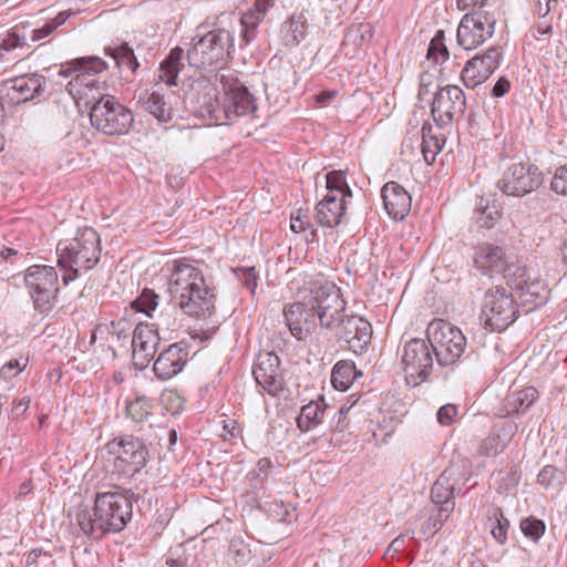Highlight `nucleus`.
Returning <instances> with one entry per match:
<instances>
[{
  "label": "nucleus",
  "instance_id": "423d86ee",
  "mask_svg": "<svg viewBox=\"0 0 567 567\" xmlns=\"http://www.w3.org/2000/svg\"><path fill=\"white\" fill-rule=\"evenodd\" d=\"M235 38L224 28L209 31L197 29L187 50V60L190 66L199 70L215 71L223 69L233 59Z\"/></svg>",
  "mask_w": 567,
  "mask_h": 567
},
{
  "label": "nucleus",
  "instance_id": "ea45409f",
  "mask_svg": "<svg viewBox=\"0 0 567 567\" xmlns=\"http://www.w3.org/2000/svg\"><path fill=\"white\" fill-rule=\"evenodd\" d=\"M154 409V400L146 395H136L134 400L126 402V416L133 422L147 421Z\"/></svg>",
  "mask_w": 567,
  "mask_h": 567
},
{
  "label": "nucleus",
  "instance_id": "4be33fe9",
  "mask_svg": "<svg viewBox=\"0 0 567 567\" xmlns=\"http://www.w3.org/2000/svg\"><path fill=\"white\" fill-rule=\"evenodd\" d=\"M252 374L256 382L270 395H277L284 389V375L280 357H257Z\"/></svg>",
  "mask_w": 567,
  "mask_h": 567
},
{
  "label": "nucleus",
  "instance_id": "f8f14e48",
  "mask_svg": "<svg viewBox=\"0 0 567 567\" xmlns=\"http://www.w3.org/2000/svg\"><path fill=\"white\" fill-rule=\"evenodd\" d=\"M543 183L538 167L528 162L512 163L497 182V188L507 196L522 197L537 189Z\"/></svg>",
  "mask_w": 567,
  "mask_h": 567
},
{
  "label": "nucleus",
  "instance_id": "4c0bfd02",
  "mask_svg": "<svg viewBox=\"0 0 567 567\" xmlns=\"http://www.w3.org/2000/svg\"><path fill=\"white\" fill-rule=\"evenodd\" d=\"M539 393L535 386H526L511 392L506 398V406L509 413H524L538 399Z\"/></svg>",
  "mask_w": 567,
  "mask_h": 567
},
{
  "label": "nucleus",
  "instance_id": "ddd939ff",
  "mask_svg": "<svg viewBox=\"0 0 567 567\" xmlns=\"http://www.w3.org/2000/svg\"><path fill=\"white\" fill-rule=\"evenodd\" d=\"M506 282L517 293L526 312L538 309L549 299V290L544 280L532 278L525 267H515L513 274L506 275Z\"/></svg>",
  "mask_w": 567,
  "mask_h": 567
},
{
  "label": "nucleus",
  "instance_id": "0eeeda50",
  "mask_svg": "<svg viewBox=\"0 0 567 567\" xmlns=\"http://www.w3.org/2000/svg\"><path fill=\"white\" fill-rule=\"evenodd\" d=\"M90 122L102 134L122 136L131 131L134 115L115 96L104 94L91 106Z\"/></svg>",
  "mask_w": 567,
  "mask_h": 567
},
{
  "label": "nucleus",
  "instance_id": "2f4dec72",
  "mask_svg": "<svg viewBox=\"0 0 567 567\" xmlns=\"http://www.w3.org/2000/svg\"><path fill=\"white\" fill-rule=\"evenodd\" d=\"M73 63L75 69L79 70L74 81L87 87L94 86L96 83L94 79H91L92 75L99 74L109 68L107 63L99 56L78 58L73 60Z\"/></svg>",
  "mask_w": 567,
  "mask_h": 567
},
{
  "label": "nucleus",
  "instance_id": "b1692460",
  "mask_svg": "<svg viewBox=\"0 0 567 567\" xmlns=\"http://www.w3.org/2000/svg\"><path fill=\"white\" fill-rule=\"evenodd\" d=\"M381 197L390 218L402 220L409 214L412 197L399 183L393 181L385 183L381 189Z\"/></svg>",
  "mask_w": 567,
  "mask_h": 567
},
{
  "label": "nucleus",
  "instance_id": "dca6fc26",
  "mask_svg": "<svg viewBox=\"0 0 567 567\" xmlns=\"http://www.w3.org/2000/svg\"><path fill=\"white\" fill-rule=\"evenodd\" d=\"M433 354H463L466 338L457 328L442 319H434L426 329Z\"/></svg>",
  "mask_w": 567,
  "mask_h": 567
},
{
  "label": "nucleus",
  "instance_id": "a878e982",
  "mask_svg": "<svg viewBox=\"0 0 567 567\" xmlns=\"http://www.w3.org/2000/svg\"><path fill=\"white\" fill-rule=\"evenodd\" d=\"M347 209V199L331 195L324 197L316 205V219L322 227L338 226Z\"/></svg>",
  "mask_w": 567,
  "mask_h": 567
},
{
  "label": "nucleus",
  "instance_id": "cd10ccee",
  "mask_svg": "<svg viewBox=\"0 0 567 567\" xmlns=\"http://www.w3.org/2000/svg\"><path fill=\"white\" fill-rule=\"evenodd\" d=\"M373 35L369 23H357L349 27L344 33L342 45L346 53L355 56L367 45Z\"/></svg>",
  "mask_w": 567,
  "mask_h": 567
},
{
  "label": "nucleus",
  "instance_id": "3c124183",
  "mask_svg": "<svg viewBox=\"0 0 567 567\" xmlns=\"http://www.w3.org/2000/svg\"><path fill=\"white\" fill-rule=\"evenodd\" d=\"M290 229L297 234L311 229V239L317 236V229L311 225L308 213L302 209H298L295 214H291Z\"/></svg>",
  "mask_w": 567,
  "mask_h": 567
},
{
  "label": "nucleus",
  "instance_id": "09e8293b",
  "mask_svg": "<svg viewBox=\"0 0 567 567\" xmlns=\"http://www.w3.org/2000/svg\"><path fill=\"white\" fill-rule=\"evenodd\" d=\"M519 527L522 533L535 543L540 539L546 529L545 523L533 516L522 519Z\"/></svg>",
  "mask_w": 567,
  "mask_h": 567
},
{
  "label": "nucleus",
  "instance_id": "a19ab883",
  "mask_svg": "<svg viewBox=\"0 0 567 567\" xmlns=\"http://www.w3.org/2000/svg\"><path fill=\"white\" fill-rule=\"evenodd\" d=\"M186 361L182 357H156L153 363V371L159 380H169L178 374Z\"/></svg>",
  "mask_w": 567,
  "mask_h": 567
},
{
  "label": "nucleus",
  "instance_id": "a18cd8bd",
  "mask_svg": "<svg viewBox=\"0 0 567 567\" xmlns=\"http://www.w3.org/2000/svg\"><path fill=\"white\" fill-rule=\"evenodd\" d=\"M228 558L237 567H244L251 559V549L241 537H234L228 547Z\"/></svg>",
  "mask_w": 567,
  "mask_h": 567
},
{
  "label": "nucleus",
  "instance_id": "0e129e2a",
  "mask_svg": "<svg viewBox=\"0 0 567 567\" xmlns=\"http://www.w3.org/2000/svg\"><path fill=\"white\" fill-rule=\"evenodd\" d=\"M557 0H537L536 11L538 17L545 18L551 11V3H556Z\"/></svg>",
  "mask_w": 567,
  "mask_h": 567
},
{
  "label": "nucleus",
  "instance_id": "c756f323",
  "mask_svg": "<svg viewBox=\"0 0 567 567\" xmlns=\"http://www.w3.org/2000/svg\"><path fill=\"white\" fill-rule=\"evenodd\" d=\"M405 381L409 385L417 386L431 373L433 357H402Z\"/></svg>",
  "mask_w": 567,
  "mask_h": 567
},
{
  "label": "nucleus",
  "instance_id": "58836bf2",
  "mask_svg": "<svg viewBox=\"0 0 567 567\" xmlns=\"http://www.w3.org/2000/svg\"><path fill=\"white\" fill-rule=\"evenodd\" d=\"M71 17V12L61 11L54 18L44 21L41 25L31 27L28 23L29 39L31 42H39L50 37L58 28L63 25Z\"/></svg>",
  "mask_w": 567,
  "mask_h": 567
},
{
  "label": "nucleus",
  "instance_id": "c9c22d12",
  "mask_svg": "<svg viewBox=\"0 0 567 567\" xmlns=\"http://www.w3.org/2000/svg\"><path fill=\"white\" fill-rule=\"evenodd\" d=\"M362 373L350 360H341L332 369L331 383L334 389L346 391Z\"/></svg>",
  "mask_w": 567,
  "mask_h": 567
},
{
  "label": "nucleus",
  "instance_id": "bb28decb",
  "mask_svg": "<svg viewBox=\"0 0 567 567\" xmlns=\"http://www.w3.org/2000/svg\"><path fill=\"white\" fill-rule=\"evenodd\" d=\"M329 410L330 406L326 403L323 396L305 404L296 419L298 429L301 432H309L317 429L322 423Z\"/></svg>",
  "mask_w": 567,
  "mask_h": 567
},
{
  "label": "nucleus",
  "instance_id": "338daca9",
  "mask_svg": "<svg viewBox=\"0 0 567 567\" xmlns=\"http://www.w3.org/2000/svg\"><path fill=\"white\" fill-rule=\"evenodd\" d=\"M42 555H45L48 556L47 553H44L42 549H32L31 551H29L25 556V565L28 567L32 566V565H35L38 563V559L40 558V556Z\"/></svg>",
  "mask_w": 567,
  "mask_h": 567
},
{
  "label": "nucleus",
  "instance_id": "5fc2aeb1",
  "mask_svg": "<svg viewBox=\"0 0 567 567\" xmlns=\"http://www.w3.org/2000/svg\"><path fill=\"white\" fill-rule=\"evenodd\" d=\"M427 338H413L404 346V354H431Z\"/></svg>",
  "mask_w": 567,
  "mask_h": 567
},
{
  "label": "nucleus",
  "instance_id": "f257e3e1",
  "mask_svg": "<svg viewBox=\"0 0 567 567\" xmlns=\"http://www.w3.org/2000/svg\"><path fill=\"white\" fill-rule=\"evenodd\" d=\"M168 267V292L174 307L189 317H210L215 311L216 296L203 271L183 259L172 261Z\"/></svg>",
  "mask_w": 567,
  "mask_h": 567
},
{
  "label": "nucleus",
  "instance_id": "8fccbe9b",
  "mask_svg": "<svg viewBox=\"0 0 567 567\" xmlns=\"http://www.w3.org/2000/svg\"><path fill=\"white\" fill-rule=\"evenodd\" d=\"M493 517L496 520V524L492 527V535L495 540L503 545L507 540V530L509 527V522L504 517L503 511L501 508H496Z\"/></svg>",
  "mask_w": 567,
  "mask_h": 567
},
{
  "label": "nucleus",
  "instance_id": "f03ea898",
  "mask_svg": "<svg viewBox=\"0 0 567 567\" xmlns=\"http://www.w3.org/2000/svg\"><path fill=\"white\" fill-rule=\"evenodd\" d=\"M132 502L120 492L96 493L94 506H80L75 522L82 533L91 539H101L110 533H118L132 518Z\"/></svg>",
  "mask_w": 567,
  "mask_h": 567
},
{
  "label": "nucleus",
  "instance_id": "bf43d9fd",
  "mask_svg": "<svg viewBox=\"0 0 567 567\" xmlns=\"http://www.w3.org/2000/svg\"><path fill=\"white\" fill-rule=\"evenodd\" d=\"M509 87V81L506 78L501 76L492 89V95L494 97H502L508 92Z\"/></svg>",
  "mask_w": 567,
  "mask_h": 567
},
{
  "label": "nucleus",
  "instance_id": "9b49d317",
  "mask_svg": "<svg viewBox=\"0 0 567 567\" xmlns=\"http://www.w3.org/2000/svg\"><path fill=\"white\" fill-rule=\"evenodd\" d=\"M496 18L493 12L477 9L465 13L457 27V43L465 50L476 49L495 32Z\"/></svg>",
  "mask_w": 567,
  "mask_h": 567
},
{
  "label": "nucleus",
  "instance_id": "39448f33",
  "mask_svg": "<svg viewBox=\"0 0 567 567\" xmlns=\"http://www.w3.org/2000/svg\"><path fill=\"white\" fill-rule=\"evenodd\" d=\"M101 238L92 227L79 228L74 236L60 240L56 245L58 265L64 272V285L75 280L80 271L93 269L100 261Z\"/></svg>",
  "mask_w": 567,
  "mask_h": 567
},
{
  "label": "nucleus",
  "instance_id": "aec40b11",
  "mask_svg": "<svg viewBox=\"0 0 567 567\" xmlns=\"http://www.w3.org/2000/svg\"><path fill=\"white\" fill-rule=\"evenodd\" d=\"M474 265L483 275L493 277L503 274L505 279L516 267L511 265L502 247L488 243L475 248Z\"/></svg>",
  "mask_w": 567,
  "mask_h": 567
},
{
  "label": "nucleus",
  "instance_id": "680f3d73",
  "mask_svg": "<svg viewBox=\"0 0 567 567\" xmlns=\"http://www.w3.org/2000/svg\"><path fill=\"white\" fill-rule=\"evenodd\" d=\"M481 452L485 455H496L498 453V449L495 444L494 437H486L481 444Z\"/></svg>",
  "mask_w": 567,
  "mask_h": 567
},
{
  "label": "nucleus",
  "instance_id": "774afa93",
  "mask_svg": "<svg viewBox=\"0 0 567 567\" xmlns=\"http://www.w3.org/2000/svg\"><path fill=\"white\" fill-rule=\"evenodd\" d=\"M74 73L76 75L79 73V70L75 69V65H74L73 61L68 62L65 64H62L60 70H59V72H58V74L63 76V78L71 76Z\"/></svg>",
  "mask_w": 567,
  "mask_h": 567
},
{
  "label": "nucleus",
  "instance_id": "1a4fd4ad",
  "mask_svg": "<svg viewBox=\"0 0 567 567\" xmlns=\"http://www.w3.org/2000/svg\"><path fill=\"white\" fill-rule=\"evenodd\" d=\"M105 447L109 454L114 455V471L124 477H133L147 463L148 451L144 442L132 435L114 439Z\"/></svg>",
  "mask_w": 567,
  "mask_h": 567
},
{
  "label": "nucleus",
  "instance_id": "49530a36",
  "mask_svg": "<svg viewBox=\"0 0 567 567\" xmlns=\"http://www.w3.org/2000/svg\"><path fill=\"white\" fill-rule=\"evenodd\" d=\"M563 481L564 472L553 465L544 466L537 475V482L546 489L553 486H561Z\"/></svg>",
  "mask_w": 567,
  "mask_h": 567
},
{
  "label": "nucleus",
  "instance_id": "603ef678",
  "mask_svg": "<svg viewBox=\"0 0 567 567\" xmlns=\"http://www.w3.org/2000/svg\"><path fill=\"white\" fill-rule=\"evenodd\" d=\"M237 279L254 295L257 288L258 274L255 267H238L234 269Z\"/></svg>",
  "mask_w": 567,
  "mask_h": 567
},
{
  "label": "nucleus",
  "instance_id": "de8ad7c7",
  "mask_svg": "<svg viewBox=\"0 0 567 567\" xmlns=\"http://www.w3.org/2000/svg\"><path fill=\"white\" fill-rule=\"evenodd\" d=\"M443 40L444 32L439 30L429 44L427 58L432 59L435 63H443L449 59V50Z\"/></svg>",
  "mask_w": 567,
  "mask_h": 567
},
{
  "label": "nucleus",
  "instance_id": "7c9ffc66",
  "mask_svg": "<svg viewBox=\"0 0 567 567\" xmlns=\"http://www.w3.org/2000/svg\"><path fill=\"white\" fill-rule=\"evenodd\" d=\"M213 334L214 330L192 331L187 337L163 349L159 354H166L172 351H176L177 354H188L189 352L197 354L203 350V344L212 339Z\"/></svg>",
  "mask_w": 567,
  "mask_h": 567
},
{
  "label": "nucleus",
  "instance_id": "6ab92c4d",
  "mask_svg": "<svg viewBox=\"0 0 567 567\" xmlns=\"http://www.w3.org/2000/svg\"><path fill=\"white\" fill-rule=\"evenodd\" d=\"M284 317L291 334L298 340L306 339L316 329L319 320L305 296L286 307Z\"/></svg>",
  "mask_w": 567,
  "mask_h": 567
},
{
  "label": "nucleus",
  "instance_id": "6e6d98bb",
  "mask_svg": "<svg viewBox=\"0 0 567 567\" xmlns=\"http://www.w3.org/2000/svg\"><path fill=\"white\" fill-rule=\"evenodd\" d=\"M550 187L557 194L567 195V166L556 169Z\"/></svg>",
  "mask_w": 567,
  "mask_h": 567
},
{
  "label": "nucleus",
  "instance_id": "69168bd1",
  "mask_svg": "<svg viewBox=\"0 0 567 567\" xmlns=\"http://www.w3.org/2000/svg\"><path fill=\"white\" fill-rule=\"evenodd\" d=\"M440 508L437 509V513L433 515L437 520H440L442 524L447 520L451 513L454 511L455 504H446V505H439Z\"/></svg>",
  "mask_w": 567,
  "mask_h": 567
},
{
  "label": "nucleus",
  "instance_id": "4468645a",
  "mask_svg": "<svg viewBox=\"0 0 567 567\" xmlns=\"http://www.w3.org/2000/svg\"><path fill=\"white\" fill-rule=\"evenodd\" d=\"M517 312L516 302L505 288L496 287L486 292L482 313L485 323L493 330H505L515 321Z\"/></svg>",
  "mask_w": 567,
  "mask_h": 567
},
{
  "label": "nucleus",
  "instance_id": "c85d7f7f",
  "mask_svg": "<svg viewBox=\"0 0 567 567\" xmlns=\"http://www.w3.org/2000/svg\"><path fill=\"white\" fill-rule=\"evenodd\" d=\"M308 29V19L303 12L293 13L280 28L281 39L286 47H296L305 40Z\"/></svg>",
  "mask_w": 567,
  "mask_h": 567
},
{
  "label": "nucleus",
  "instance_id": "79ce46f5",
  "mask_svg": "<svg viewBox=\"0 0 567 567\" xmlns=\"http://www.w3.org/2000/svg\"><path fill=\"white\" fill-rule=\"evenodd\" d=\"M327 194L342 199L352 197V190L347 184L346 174L342 171H332L326 175Z\"/></svg>",
  "mask_w": 567,
  "mask_h": 567
},
{
  "label": "nucleus",
  "instance_id": "4d7b16f0",
  "mask_svg": "<svg viewBox=\"0 0 567 567\" xmlns=\"http://www.w3.org/2000/svg\"><path fill=\"white\" fill-rule=\"evenodd\" d=\"M350 409H351V406H348L346 404H342L339 408V410L336 413V415L333 416L331 425H330L332 431L339 432V433H342L346 431V429L349 425L348 413H349Z\"/></svg>",
  "mask_w": 567,
  "mask_h": 567
},
{
  "label": "nucleus",
  "instance_id": "37998d69",
  "mask_svg": "<svg viewBox=\"0 0 567 567\" xmlns=\"http://www.w3.org/2000/svg\"><path fill=\"white\" fill-rule=\"evenodd\" d=\"M476 223L481 228L491 229L493 228L498 218L501 217V213L495 205H489L488 199L481 198L475 208Z\"/></svg>",
  "mask_w": 567,
  "mask_h": 567
},
{
  "label": "nucleus",
  "instance_id": "052dcab7",
  "mask_svg": "<svg viewBox=\"0 0 567 567\" xmlns=\"http://www.w3.org/2000/svg\"><path fill=\"white\" fill-rule=\"evenodd\" d=\"M487 0H456V7L458 10L465 11L471 8L483 9Z\"/></svg>",
  "mask_w": 567,
  "mask_h": 567
},
{
  "label": "nucleus",
  "instance_id": "473e14b6",
  "mask_svg": "<svg viewBox=\"0 0 567 567\" xmlns=\"http://www.w3.org/2000/svg\"><path fill=\"white\" fill-rule=\"evenodd\" d=\"M104 53L114 61L120 71H128L133 75L140 68L134 50L126 42L114 47H105Z\"/></svg>",
  "mask_w": 567,
  "mask_h": 567
},
{
  "label": "nucleus",
  "instance_id": "13d9d810",
  "mask_svg": "<svg viewBox=\"0 0 567 567\" xmlns=\"http://www.w3.org/2000/svg\"><path fill=\"white\" fill-rule=\"evenodd\" d=\"M457 413V410H456V406L453 405V404H445L443 406H441L437 411V421L442 424V425H449L452 420L454 419V416L456 415Z\"/></svg>",
  "mask_w": 567,
  "mask_h": 567
},
{
  "label": "nucleus",
  "instance_id": "20e7f679",
  "mask_svg": "<svg viewBox=\"0 0 567 567\" xmlns=\"http://www.w3.org/2000/svg\"><path fill=\"white\" fill-rule=\"evenodd\" d=\"M183 55L184 50L182 48L175 47L172 49L159 65L157 81L154 86L144 90L138 95V104L161 123H168L176 115L175 106L179 97L173 91L165 92L162 84L164 83L169 87L177 85L178 74L184 66L182 63Z\"/></svg>",
  "mask_w": 567,
  "mask_h": 567
},
{
  "label": "nucleus",
  "instance_id": "393cba45",
  "mask_svg": "<svg viewBox=\"0 0 567 567\" xmlns=\"http://www.w3.org/2000/svg\"><path fill=\"white\" fill-rule=\"evenodd\" d=\"M461 477V468L452 465L445 468L434 482L431 489V498L435 505L454 503V493Z\"/></svg>",
  "mask_w": 567,
  "mask_h": 567
},
{
  "label": "nucleus",
  "instance_id": "e2e57ef3",
  "mask_svg": "<svg viewBox=\"0 0 567 567\" xmlns=\"http://www.w3.org/2000/svg\"><path fill=\"white\" fill-rule=\"evenodd\" d=\"M249 478V485L251 488H254V493L256 496H258V491L264 488V483L266 481L265 476H261L260 473L251 472Z\"/></svg>",
  "mask_w": 567,
  "mask_h": 567
},
{
  "label": "nucleus",
  "instance_id": "5701e85b",
  "mask_svg": "<svg viewBox=\"0 0 567 567\" xmlns=\"http://www.w3.org/2000/svg\"><path fill=\"white\" fill-rule=\"evenodd\" d=\"M275 4L276 0H255L252 6L241 13L240 48L249 45L257 38L259 24Z\"/></svg>",
  "mask_w": 567,
  "mask_h": 567
},
{
  "label": "nucleus",
  "instance_id": "f704fd0d",
  "mask_svg": "<svg viewBox=\"0 0 567 567\" xmlns=\"http://www.w3.org/2000/svg\"><path fill=\"white\" fill-rule=\"evenodd\" d=\"M29 41L28 23L21 22L0 37V50L4 54L13 50L29 49Z\"/></svg>",
  "mask_w": 567,
  "mask_h": 567
},
{
  "label": "nucleus",
  "instance_id": "9d476101",
  "mask_svg": "<svg viewBox=\"0 0 567 567\" xmlns=\"http://www.w3.org/2000/svg\"><path fill=\"white\" fill-rule=\"evenodd\" d=\"M24 284L40 312L52 309L59 291V276L52 266L32 265L25 270Z\"/></svg>",
  "mask_w": 567,
  "mask_h": 567
},
{
  "label": "nucleus",
  "instance_id": "72a5a7b5",
  "mask_svg": "<svg viewBox=\"0 0 567 567\" xmlns=\"http://www.w3.org/2000/svg\"><path fill=\"white\" fill-rule=\"evenodd\" d=\"M439 126L434 128L431 124L425 123L422 126V154L427 164L434 163L437 154L442 151L445 138L440 133Z\"/></svg>",
  "mask_w": 567,
  "mask_h": 567
},
{
  "label": "nucleus",
  "instance_id": "a211bd4d",
  "mask_svg": "<svg viewBox=\"0 0 567 567\" xmlns=\"http://www.w3.org/2000/svg\"><path fill=\"white\" fill-rule=\"evenodd\" d=\"M339 324L343 330L339 339L341 350H349L353 354L365 352L372 336L371 323L362 317L352 316L347 320L343 318Z\"/></svg>",
  "mask_w": 567,
  "mask_h": 567
},
{
  "label": "nucleus",
  "instance_id": "7ed1b4c3",
  "mask_svg": "<svg viewBox=\"0 0 567 567\" xmlns=\"http://www.w3.org/2000/svg\"><path fill=\"white\" fill-rule=\"evenodd\" d=\"M216 81L223 90V100L214 95H205L200 105L202 112L217 124L234 122L238 117L246 116L256 111L257 105L254 95L231 72L215 74Z\"/></svg>",
  "mask_w": 567,
  "mask_h": 567
},
{
  "label": "nucleus",
  "instance_id": "864d4df0",
  "mask_svg": "<svg viewBox=\"0 0 567 567\" xmlns=\"http://www.w3.org/2000/svg\"><path fill=\"white\" fill-rule=\"evenodd\" d=\"M28 359L29 357H20V360L16 359L3 363L0 370V375L4 379L16 377L27 367Z\"/></svg>",
  "mask_w": 567,
  "mask_h": 567
},
{
  "label": "nucleus",
  "instance_id": "2eb2a0df",
  "mask_svg": "<svg viewBox=\"0 0 567 567\" xmlns=\"http://www.w3.org/2000/svg\"><path fill=\"white\" fill-rule=\"evenodd\" d=\"M466 110V99L463 90L457 85L441 87L433 97L431 113L439 128L452 124L462 117Z\"/></svg>",
  "mask_w": 567,
  "mask_h": 567
},
{
  "label": "nucleus",
  "instance_id": "f3484780",
  "mask_svg": "<svg viewBox=\"0 0 567 567\" xmlns=\"http://www.w3.org/2000/svg\"><path fill=\"white\" fill-rule=\"evenodd\" d=\"M502 52L498 47H489L483 54L468 60L461 72V79L468 89H475L498 68Z\"/></svg>",
  "mask_w": 567,
  "mask_h": 567
},
{
  "label": "nucleus",
  "instance_id": "412c9836",
  "mask_svg": "<svg viewBox=\"0 0 567 567\" xmlns=\"http://www.w3.org/2000/svg\"><path fill=\"white\" fill-rule=\"evenodd\" d=\"M47 85V80L38 73L24 74L7 81V96L12 104H21L40 96Z\"/></svg>",
  "mask_w": 567,
  "mask_h": 567
},
{
  "label": "nucleus",
  "instance_id": "6e6552de",
  "mask_svg": "<svg viewBox=\"0 0 567 567\" xmlns=\"http://www.w3.org/2000/svg\"><path fill=\"white\" fill-rule=\"evenodd\" d=\"M303 296L317 313L321 327L331 329L344 318L346 301L334 284L311 282Z\"/></svg>",
  "mask_w": 567,
  "mask_h": 567
},
{
  "label": "nucleus",
  "instance_id": "e433bc0d",
  "mask_svg": "<svg viewBox=\"0 0 567 567\" xmlns=\"http://www.w3.org/2000/svg\"><path fill=\"white\" fill-rule=\"evenodd\" d=\"M158 336L147 324H138L132 337L133 353L145 352L146 354H155L157 352Z\"/></svg>",
  "mask_w": 567,
  "mask_h": 567
},
{
  "label": "nucleus",
  "instance_id": "c03bdc74",
  "mask_svg": "<svg viewBox=\"0 0 567 567\" xmlns=\"http://www.w3.org/2000/svg\"><path fill=\"white\" fill-rule=\"evenodd\" d=\"M159 297L154 290L145 288L141 295L131 302V307L136 312H142L148 318H153V312L158 306Z\"/></svg>",
  "mask_w": 567,
  "mask_h": 567
}]
</instances>
